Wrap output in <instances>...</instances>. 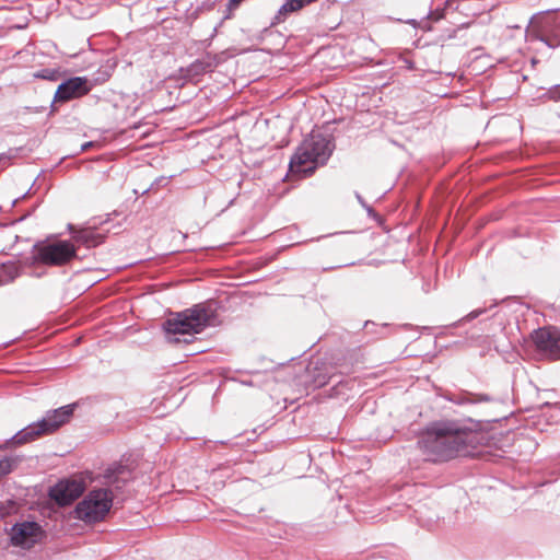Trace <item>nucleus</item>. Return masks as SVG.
I'll list each match as a JSON object with an SVG mask.
<instances>
[{"label": "nucleus", "instance_id": "obj_1", "mask_svg": "<svg viewBox=\"0 0 560 560\" xmlns=\"http://www.w3.org/2000/svg\"><path fill=\"white\" fill-rule=\"evenodd\" d=\"M478 433L458 421L441 420L430 423L417 446L425 460L443 463L457 456H467L477 443Z\"/></svg>", "mask_w": 560, "mask_h": 560}, {"label": "nucleus", "instance_id": "obj_2", "mask_svg": "<svg viewBox=\"0 0 560 560\" xmlns=\"http://www.w3.org/2000/svg\"><path fill=\"white\" fill-rule=\"evenodd\" d=\"M104 478L106 488L91 490L75 506L74 513L78 520L88 524H95L105 518L113 505V489H120L129 478V471L122 465L108 467Z\"/></svg>", "mask_w": 560, "mask_h": 560}, {"label": "nucleus", "instance_id": "obj_3", "mask_svg": "<svg viewBox=\"0 0 560 560\" xmlns=\"http://www.w3.org/2000/svg\"><path fill=\"white\" fill-rule=\"evenodd\" d=\"M213 317V313L202 303L176 313L163 323L167 341L172 343L192 341L196 334H200L211 325Z\"/></svg>", "mask_w": 560, "mask_h": 560}, {"label": "nucleus", "instance_id": "obj_4", "mask_svg": "<svg viewBox=\"0 0 560 560\" xmlns=\"http://www.w3.org/2000/svg\"><path fill=\"white\" fill-rule=\"evenodd\" d=\"M335 150L330 135L312 131L303 140L290 160L291 172L313 173L318 165H325Z\"/></svg>", "mask_w": 560, "mask_h": 560}, {"label": "nucleus", "instance_id": "obj_5", "mask_svg": "<svg viewBox=\"0 0 560 560\" xmlns=\"http://www.w3.org/2000/svg\"><path fill=\"white\" fill-rule=\"evenodd\" d=\"M77 256V249L70 241L42 242L34 245L32 258L35 262L48 266H62Z\"/></svg>", "mask_w": 560, "mask_h": 560}, {"label": "nucleus", "instance_id": "obj_6", "mask_svg": "<svg viewBox=\"0 0 560 560\" xmlns=\"http://www.w3.org/2000/svg\"><path fill=\"white\" fill-rule=\"evenodd\" d=\"M10 541L14 547L31 549L43 536L42 526L35 521L15 523L10 529Z\"/></svg>", "mask_w": 560, "mask_h": 560}, {"label": "nucleus", "instance_id": "obj_7", "mask_svg": "<svg viewBox=\"0 0 560 560\" xmlns=\"http://www.w3.org/2000/svg\"><path fill=\"white\" fill-rule=\"evenodd\" d=\"M90 90L91 86L89 85V81L84 77H72L70 79L62 81L55 92L50 105V113L56 112L55 104L65 103L70 100L81 97L88 94Z\"/></svg>", "mask_w": 560, "mask_h": 560}, {"label": "nucleus", "instance_id": "obj_8", "mask_svg": "<svg viewBox=\"0 0 560 560\" xmlns=\"http://www.w3.org/2000/svg\"><path fill=\"white\" fill-rule=\"evenodd\" d=\"M536 347L552 359H560V329L556 327L539 328L533 334Z\"/></svg>", "mask_w": 560, "mask_h": 560}, {"label": "nucleus", "instance_id": "obj_9", "mask_svg": "<svg viewBox=\"0 0 560 560\" xmlns=\"http://www.w3.org/2000/svg\"><path fill=\"white\" fill-rule=\"evenodd\" d=\"M84 491L83 485L75 480H61L49 490V497L59 506L74 502Z\"/></svg>", "mask_w": 560, "mask_h": 560}, {"label": "nucleus", "instance_id": "obj_10", "mask_svg": "<svg viewBox=\"0 0 560 560\" xmlns=\"http://www.w3.org/2000/svg\"><path fill=\"white\" fill-rule=\"evenodd\" d=\"M505 320V315L500 312L491 316V349L493 348L498 353H509L513 349L506 332Z\"/></svg>", "mask_w": 560, "mask_h": 560}, {"label": "nucleus", "instance_id": "obj_11", "mask_svg": "<svg viewBox=\"0 0 560 560\" xmlns=\"http://www.w3.org/2000/svg\"><path fill=\"white\" fill-rule=\"evenodd\" d=\"M43 424L44 423H42L40 420L30 423L28 425L18 431L13 436L8 439L3 445H0V450L11 445H23L36 440L42 435L48 434Z\"/></svg>", "mask_w": 560, "mask_h": 560}, {"label": "nucleus", "instance_id": "obj_12", "mask_svg": "<svg viewBox=\"0 0 560 560\" xmlns=\"http://www.w3.org/2000/svg\"><path fill=\"white\" fill-rule=\"evenodd\" d=\"M75 404L66 405L54 410H48L40 419L48 434L55 432L69 421L75 409Z\"/></svg>", "mask_w": 560, "mask_h": 560}, {"label": "nucleus", "instance_id": "obj_13", "mask_svg": "<svg viewBox=\"0 0 560 560\" xmlns=\"http://www.w3.org/2000/svg\"><path fill=\"white\" fill-rule=\"evenodd\" d=\"M68 229L71 232L72 238L88 248L96 247L104 241V236L94 229L86 228L77 230L72 224H69Z\"/></svg>", "mask_w": 560, "mask_h": 560}, {"label": "nucleus", "instance_id": "obj_14", "mask_svg": "<svg viewBox=\"0 0 560 560\" xmlns=\"http://www.w3.org/2000/svg\"><path fill=\"white\" fill-rule=\"evenodd\" d=\"M215 63L212 57L207 56L191 62L187 68L182 69L184 77L192 79L199 77L214 68Z\"/></svg>", "mask_w": 560, "mask_h": 560}, {"label": "nucleus", "instance_id": "obj_15", "mask_svg": "<svg viewBox=\"0 0 560 560\" xmlns=\"http://www.w3.org/2000/svg\"><path fill=\"white\" fill-rule=\"evenodd\" d=\"M310 374L311 383L314 388L325 386L331 378V374L328 372V365L319 360L314 363V368L312 371L310 370Z\"/></svg>", "mask_w": 560, "mask_h": 560}, {"label": "nucleus", "instance_id": "obj_16", "mask_svg": "<svg viewBox=\"0 0 560 560\" xmlns=\"http://www.w3.org/2000/svg\"><path fill=\"white\" fill-rule=\"evenodd\" d=\"M303 4L301 0H287L278 10L277 14L273 18V24H278L284 21V18L289 13L296 12L303 9Z\"/></svg>", "mask_w": 560, "mask_h": 560}, {"label": "nucleus", "instance_id": "obj_17", "mask_svg": "<svg viewBox=\"0 0 560 560\" xmlns=\"http://www.w3.org/2000/svg\"><path fill=\"white\" fill-rule=\"evenodd\" d=\"M491 328L489 329V332L486 335H476L471 334L467 338V342L471 347H478L482 349V353H486L491 350Z\"/></svg>", "mask_w": 560, "mask_h": 560}, {"label": "nucleus", "instance_id": "obj_18", "mask_svg": "<svg viewBox=\"0 0 560 560\" xmlns=\"http://www.w3.org/2000/svg\"><path fill=\"white\" fill-rule=\"evenodd\" d=\"M61 72L56 68H44L34 73V78L56 82L60 79Z\"/></svg>", "mask_w": 560, "mask_h": 560}, {"label": "nucleus", "instance_id": "obj_19", "mask_svg": "<svg viewBox=\"0 0 560 560\" xmlns=\"http://www.w3.org/2000/svg\"><path fill=\"white\" fill-rule=\"evenodd\" d=\"M16 464L18 459L13 457H4L0 459V477L9 475Z\"/></svg>", "mask_w": 560, "mask_h": 560}, {"label": "nucleus", "instance_id": "obj_20", "mask_svg": "<svg viewBox=\"0 0 560 560\" xmlns=\"http://www.w3.org/2000/svg\"><path fill=\"white\" fill-rule=\"evenodd\" d=\"M456 405L472 404V393H462L450 398Z\"/></svg>", "mask_w": 560, "mask_h": 560}, {"label": "nucleus", "instance_id": "obj_21", "mask_svg": "<svg viewBox=\"0 0 560 560\" xmlns=\"http://www.w3.org/2000/svg\"><path fill=\"white\" fill-rule=\"evenodd\" d=\"M487 312H488V308H477V310H474L469 314H467L465 317L459 319L456 325H459V324H462L464 322H470L472 319H476V318H478L479 316H481L482 314H485Z\"/></svg>", "mask_w": 560, "mask_h": 560}, {"label": "nucleus", "instance_id": "obj_22", "mask_svg": "<svg viewBox=\"0 0 560 560\" xmlns=\"http://www.w3.org/2000/svg\"><path fill=\"white\" fill-rule=\"evenodd\" d=\"M21 150V148H16V149H10L8 150L7 152H3V153H0V165L3 163V162H9L11 161L12 159H14L16 155H18V152Z\"/></svg>", "mask_w": 560, "mask_h": 560}, {"label": "nucleus", "instance_id": "obj_23", "mask_svg": "<svg viewBox=\"0 0 560 560\" xmlns=\"http://www.w3.org/2000/svg\"><path fill=\"white\" fill-rule=\"evenodd\" d=\"M493 398L487 394H472V404L490 402Z\"/></svg>", "mask_w": 560, "mask_h": 560}, {"label": "nucleus", "instance_id": "obj_24", "mask_svg": "<svg viewBox=\"0 0 560 560\" xmlns=\"http://www.w3.org/2000/svg\"><path fill=\"white\" fill-rule=\"evenodd\" d=\"M549 98L560 101V83L552 86L548 92Z\"/></svg>", "mask_w": 560, "mask_h": 560}, {"label": "nucleus", "instance_id": "obj_25", "mask_svg": "<svg viewBox=\"0 0 560 560\" xmlns=\"http://www.w3.org/2000/svg\"><path fill=\"white\" fill-rule=\"evenodd\" d=\"M166 183H167V178H166V177H163V176H162V177H159V178H156V179L152 183V185H151V187H150V188H148V189H145V190L143 191V194L148 192V191H149L150 189H152L153 187H160V186H162V185H165Z\"/></svg>", "mask_w": 560, "mask_h": 560}, {"label": "nucleus", "instance_id": "obj_26", "mask_svg": "<svg viewBox=\"0 0 560 560\" xmlns=\"http://www.w3.org/2000/svg\"><path fill=\"white\" fill-rule=\"evenodd\" d=\"M355 198L359 201V203L368 211L369 214L373 213V209L364 201V199L359 192H355Z\"/></svg>", "mask_w": 560, "mask_h": 560}, {"label": "nucleus", "instance_id": "obj_27", "mask_svg": "<svg viewBox=\"0 0 560 560\" xmlns=\"http://www.w3.org/2000/svg\"><path fill=\"white\" fill-rule=\"evenodd\" d=\"M316 0H301V3L303 4V7H306L307 4H311L313 2H315Z\"/></svg>", "mask_w": 560, "mask_h": 560}, {"label": "nucleus", "instance_id": "obj_28", "mask_svg": "<svg viewBox=\"0 0 560 560\" xmlns=\"http://www.w3.org/2000/svg\"><path fill=\"white\" fill-rule=\"evenodd\" d=\"M243 385H246V386H252L253 385V382L252 381H242L241 382Z\"/></svg>", "mask_w": 560, "mask_h": 560}, {"label": "nucleus", "instance_id": "obj_29", "mask_svg": "<svg viewBox=\"0 0 560 560\" xmlns=\"http://www.w3.org/2000/svg\"><path fill=\"white\" fill-rule=\"evenodd\" d=\"M90 145H91V142H88V143L83 144V145H82V148H81V149H82V151H84V150H85L86 148H89Z\"/></svg>", "mask_w": 560, "mask_h": 560}, {"label": "nucleus", "instance_id": "obj_30", "mask_svg": "<svg viewBox=\"0 0 560 560\" xmlns=\"http://www.w3.org/2000/svg\"><path fill=\"white\" fill-rule=\"evenodd\" d=\"M370 325L374 326V324L370 323V322H366L364 326H365V328H368Z\"/></svg>", "mask_w": 560, "mask_h": 560}, {"label": "nucleus", "instance_id": "obj_31", "mask_svg": "<svg viewBox=\"0 0 560 560\" xmlns=\"http://www.w3.org/2000/svg\"><path fill=\"white\" fill-rule=\"evenodd\" d=\"M545 43L547 44V46L552 47V45L549 42L545 40Z\"/></svg>", "mask_w": 560, "mask_h": 560}]
</instances>
